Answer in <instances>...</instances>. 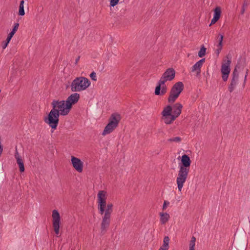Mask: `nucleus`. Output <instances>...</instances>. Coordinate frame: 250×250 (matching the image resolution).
<instances>
[{
    "instance_id": "obj_38",
    "label": "nucleus",
    "mask_w": 250,
    "mask_h": 250,
    "mask_svg": "<svg viewBox=\"0 0 250 250\" xmlns=\"http://www.w3.org/2000/svg\"><path fill=\"white\" fill-rule=\"evenodd\" d=\"M169 247H167L165 245H162L160 248H162L163 250H167L169 249Z\"/></svg>"
},
{
    "instance_id": "obj_7",
    "label": "nucleus",
    "mask_w": 250,
    "mask_h": 250,
    "mask_svg": "<svg viewBox=\"0 0 250 250\" xmlns=\"http://www.w3.org/2000/svg\"><path fill=\"white\" fill-rule=\"evenodd\" d=\"M107 194L104 190H100L97 194L98 209L99 213L103 215L106 206Z\"/></svg>"
},
{
    "instance_id": "obj_1",
    "label": "nucleus",
    "mask_w": 250,
    "mask_h": 250,
    "mask_svg": "<svg viewBox=\"0 0 250 250\" xmlns=\"http://www.w3.org/2000/svg\"><path fill=\"white\" fill-rule=\"evenodd\" d=\"M53 108L51 110L47 116L44 118V121L53 129H56L59 121L60 115L65 116L67 115L70 109L66 110L67 103L65 101L53 100L51 103Z\"/></svg>"
},
{
    "instance_id": "obj_11",
    "label": "nucleus",
    "mask_w": 250,
    "mask_h": 250,
    "mask_svg": "<svg viewBox=\"0 0 250 250\" xmlns=\"http://www.w3.org/2000/svg\"><path fill=\"white\" fill-rule=\"evenodd\" d=\"M175 72L173 68H169L163 73L159 81L162 83H165L167 81L172 80L175 77Z\"/></svg>"
},
{
    "instance_id": "obj_19",
    "label": "nucleus",
    "mask_w": 250,
    "mask_h": 250,
    "mask_svg": "<svg viewBox=\"0 0 250 250\" xmlns=\"http://www.w3.org/2000/svg\"><path fill=\"white\" fill-rule=\"evenodd\" d=\"M160 215V222L162 224H165L169 220L170 218L169 215L167 212H161Z\"/></svg>"
},
{
    "instance_id": "obj_6",
    "label": "nucleus",
    "mask_w": 250,
    "mask_h": 250,
    "mask_svg": "<svg viewBox=\"0 0 250 250\" xmlns=\"http://www.w3.org/2000/svg\"><path fill=\"white\" fill-rule=\"evenodd\" d=\"M184 88V84L181 82L176 83L171 87L167 101L173 104L178 98Z\"/></svg>"
},
{
    "instance_id": "obj_9",
    "label": "nucleus",
    "mask_w": 250,
    "mask_h": 250,
    "mask_svg": "<svg viewBox=\"0 0 250 250\" xmlns=\"http://www.w3.org/2000/svg\"><path fill=\"white\" fill-rule=\"evenodd\" d=\"M172 107L170 105H167L164 107L162 112V119L164 123L167 125L171 124L172 121H171V116H172Z\"/></svg>"
},
{
    "instance_id": "obj_5",
    "label": "nucleus",
    "mask_w": 250,
    "mask_h": 250,
    "mask_svg": "<svg viewBox=\"0 0 250 250\" xmlns=\"http://www.w3.org/2000/svg\"><path fill=\"white\" fill-rule=\"evenodd\" d=\"M121 120V117L119 114H112L108 119V123L103 131L102 135L105 136L112 132L118 126Z\"/></svg>"
},
{
    "instance_id": "obj_36",
    "label": "nucleus",
    "mask_w": 250,
    "mask_h": 250,
    "mask_svg": "<svg viewBox=\"0 0 250 250\" xmlns=\"http://www.w3.org/2000/svg\"><path fill=\"white\" fill-rule=\"evenodd\" d=\"M218 20V19L213 17V19L211 20V23H210L209 26H210L212 24H214Z\"/></svg>"
},
{
    "instance_id": "obj_25",
    "label": "nucleus",
    "mask_w": 250,
    "mask_h": 250,
    "mask_svg": "<svg viewBox=\"0 0 250 250\" xmlns=\"http://www.w3.org/2000/svg\"><path fill=\"white\" fill-rule=\"evenodd\" d=\"M19 26V23H15L14 24V27L12 29V30L10 33V34L12 35L13 36L15 34L16 31H17L18 28Z\"/></svg>"
},
{
    "instance_id": "obj_14",
    "label": "nucleus",
    "mask_w": 250,
    "mask_h": 250,
    "mask_svg": "<svg viewBox=\"0 0 250 250\" xmlns=\"http://www.w3.org/2000/svg\"><path fill=\"white\" fill-rule=\"evenodd\" d=\"M182 107L183 105L179 103H176L173 105L172 116H171V121H172V122L180 115Z\"/></svg>"
},
{
    "instance_id": "obj_37",
    "label": "nucleus",
    "mask_w": 250,
    "mask_h": 250,
    "mask_svg": "<svg viewBox=\"0 0 250 250\" xmlns=\"http://www.w3.org/2000/svg\"><path fill=\"white\" fill-rule=\"evenodd\" d=\"M248 72H249V70L248 69H247L246 72L245 76V78H244V85H245V84L246 81L247 80V77L248 75Z\"/></svg>"
},
{
    "instance_id": "obj_39",
    "label": "nucleus",
    "mask_w": 250,
    "mask_h": 250,
    "mask_svg": "<svg viewBox=\"0 0 250 250\" xmlns=\"http://www.w3.org/2000/svg\"><path fill=\"white\" fill-rule=\"evenodd\" d=\"M80 56H78L77 57V58L76 59V61H75V64H77V63L78 62L79 60H80Z\"/></svg>"
},
{
    "instance_id": "obj_23",
    "label": "nucleus",
    "mask_w": 250,
    "mask_h": 250,
    "mask_svg": "<svg viewBox=\"0 0 250 250\" xmlns=\"http://www.w3.org/2000/svg\"><path fill=\"white\" fill-rule=\"evenodd\" d=\"M195 242L196 238L192 236L189 243V250H195Z\"/></svg>"
},
{
    "instance_id": "obj_17",
    "label": "nucleus",
    "mask_w": 250,
    "mask_h": 250,
    "mask_svg": "<svg viewBox=\"0 0 250 250\" xmlns=\"http://www.w3.org/2000/svg\"><path fill=\"white\" fill-rule=\"evenodd\" d=\"M205 62V59L203 58L197 62L192 67L191 69L192 72L196 71V76H198L201 73V68Z\"/></svg>"
},
{
    "instance_id": "obj_31",
    "label": "nucleus",
    "mask_w": 250,
    "mask_h": 250,
    "mask_svg": "<svg viewBox=\"0 0 250 250\" xmlns=\"http://www.w3.org/2000/svg\"><path fill=\"white\" fill-rule=\"evenodd\" d=\"M222 46L223 45H220V46H219L218 44L217 45V49L215 51V53L217 55V56H218L219 54H220V53L222 49Z\"/></svg>"
},
{
    "instance_id": "obj_15",
    "label": "nucleus",
    "mask_w": 250,
    "mask_h": 250,
    "mask_svg": "<svg viewBox=\"0 0 250 250\" xmlns=\"http://www.w3.org/2000/svg\"><path fill=\"white\" fill-rule=\"evenodd\" d=\"M71 162L74 168L79 172H82L83 170V163L79 158L71 156Z\"/></svg>"
},
{
    "instance_id": "obj_42",
    "label": "nucleus",
    "mask_w": 250,
    "mask_h": 250,
    "mask_svg": "<svg viewBox=\"0 0 250 250\" xmlns=\"http://www.w3.org/2000/svg\"><path fill=\"white\" fill-rule=\"evenodd\" d=\"M244 1H247V0H245Z\"/></svg>"
},
{
    "instance_id": "obj_16",
    "label": "nucleus",
    "mask_w": 250,
    "mask_h": 250,
    "mask_svg": "<svg viewBox=\"0 0 250 250\" xmlns=\"http://www.w3.org/2000/svg\"><path fill=\"white\" fill-rule=\"evenodd\" d=\"M167 91V88L165 83H162L159 81L155 88V94L156 95H164Z\"/></svg>"
},
{
    "instance_id": "obj_13",
    "label": "nucleus",
    "mask_w": 250,
    "mask_h": 250,
    "mask_svg": "<svg viewBox=\"0 0 250 250\" xmlns=\"http://www.w3.org/2000/svg\"><path fill=\"white\" fill-rule=\"evenodd\" d=\"M232 78L230 83L229 85L228 89L230 92H232L235 89L238 81L239 72L236 70H233L232 73Z\"/></svg>"
},
{
    "instance_id": "obj_12",
    "label": "nucleus",
    "mask_w": 250,
    "mask_h": 250,
    "mask_svg": "<svg viewBox=\"0 0 250 250\" xmlns=\"http://www.w3.org/2000/svg\"><path fill=\"white\" fill-rule=\"evenodd\" d=\"M80 99V94L77 93H73L69 96L65 101L67 103L66 110L71 109L73 104L77 103Z\"/></svg>"
},
{
    "instance_id": "obj_41",
    "label": "nucleus",
    "mask_w": 250,
    "mask_h": 250,
    "mask_svg": "<svg viewBox=\"0 0 250 250\" xmlns=\"http://www.w3.org/2000/svg\"><path fill=\"white\" fill-rule=\"evenodd\" d=\"M159 250H163L162 248H160V249H159Z\"/></svg>"
},
{
    "instance_id": "obj_32",
    "label": "nucleus",
    "mask_w": 250,
    "mask_h": 250,
    "mask_svg": "<svg viewBox=\"0 0 250 250\" xmlns=\"http://www.w3.org/2000/svg\"><path fill=\"white\" fill-rule=\"evenodd\" d=\"M119 0H110V5L112 7H114L119 2Z\"/></svg>"
},
{
    "instance_id": "obj_20",
    "label": "nucleus",
    "mask_w": 250,
    "mask_h": 250,
    "mask_svg": "<svg viewBox=\"0 0 250 250\" xmlns=\"http://www.w3.org/2000/svg\"><path fill=\"white\" fill-rule=\"evenodd\" d=\"M13 36L10 33L8 35L6 40L2 43L1 45L3 49H5L7 47Z\"/></svg>"
},
{
    "instance_id": "obj_29",
    "label": "nucleus",
    "mask_w": 250,
    "mask_h": 250,
    "mask_svg": "<svg viewBox=\"0 0 250 250\" xmlns=\"http://www.w3.org/2000/svg\"><path fill=\"white\" fill-rule=\"evenodd\" d=\"M169 238L168 236H165L163 240V245H165L167 247L169 246Z\"/></svg>"
},
{
    "instance_id": "obj_30",
    "label": "nucleus",
    "mask_w": 250,
    "mask_h": 250,
    "mask_svg": "<svg viewBox=\"0 0 250 250\" xmlns=\"http://www.w3.org/2000/svg\"><path fill=\"white\" fill-rule=\"evenodd\" d=\"M223 38H224V37L222 34H219L218 35L217 38L218 39V44L219 45V46H220V45H223L222 42H223Z\"/></svg>"
},
{
    "instance_id": "obj_40",
    "label": "nucleus",
    "mask_w": 250,
    "mask_h": 250,
    "mask_svg": "<svg viewBox=\"0 0 250 250\" xmlns=\"http://www.w3.org/2000/svg\"><path fill=\"white\" fill-rule=\"evenodd\" d=\"M24 1L23 0H22L21 1L20 5L24 6Z\"/></svg>"
},
{
    "instance_id": "obj_22",
    "label": "nucleus",
    "mask_w": 250,
    "mask_h": 250,
    "mask_svg": "<svg viewBox=\"0 0 250 250\" xmlns=\"http://www.w3.org/2000/svg\"><path fill=\"white\" fill-rule=\"evenodd\" d=\"M221 8L220 7H216L214 10L213 17L219 19L221 15Z\"/></svg>"
},
{
    "instance_id": "obj_2",
    "label": "nucleus",
    "mask_w": 250,
    "mask_h": 250,
    "mask_svg": "<svg viewBox=\"0 0 250 250\" xmlns=\"http://www.w3.org/2000/svg\"><path fill=\"white\" fill-rule=\"evenodd\" d=\"M191 161L189 157L184 154L181 157V164L178 171V176L176 178V183L178 190L181 191L184 184L185 183L189 171Z\"/></svg>"
},
{
    "instance_id": "obj_24",
    "label": "nucleus",
    "mask_w": 250,
    "mask_h": 250,
    "mask_svg": "<svg viewBox=\"0 0 250 250\" xmlns=\"http://www.w3.org/2000/svg\"><path fill=\"white\" fill-rule=\"evenodd\" d=\"M206 48L202 45L198 52V56L200 58L204 57L206 55Z\"/></svg>"
},
{
    "instance_id": "obj_33",
    "label": "nucleus",
    "mask_w": 250,
    "mask_h": 250,
    "mask_svg": "<svg viewBox=\"0 0 250 250\" xmlns=\"http://www.w3.org/2000/svg\"><path fill=\"white\" fill-rule=\"evenodd\" d=\"M90 77L91 78V79L94 81H97V77H96V74L95 72H92L90 75Z\"/></svg>"
},
{
    "instance_id": "obj_28",
    "label": "nucleus",
    "mask_w": 250,
    "mask_h": 250,
    "mask_svg": "<svg viewBox=\"0 0 250 250\" xmlns=\"http://www.w3.org/2000/svg\"><path fill=\"white\" fill-rule=\"evenodd\" d=\"M18 14L20 16H23L25 14L24 10V6L20 5L19 6V10L18 12Z\"/></svg>"
},
{
    "instance_id": "obj_4",
    "label": "nucleus",
    "mask_w": 250,
    "mask_h": 250,
    "mask_svg": "<svg viewBox=\"0 0 250 250\" xmlns=\"http://www.w3.org/2000/svg\"><path fill=\"white\" fill-rule=\"evenodd\" d=\"M90 84L89 80L84 77L76 78L72 81L70 87L73 92H80L85 90Z\"/></svg>"
},
{
    "instance_id": "obj_3",
    "label": "nucleus",
    "mask_w": 250,
    "mask_h": 250,
    "mask_svg": "<svg viewBox=\"0 0 250 250\" xmlns=\"http://www.w3.org/2000/svg\"><path fill=\"white\" fill-rule=\"evenodd\" d=\"M113 204L108 203L105 208L104 216L101 224V234H104L107 231L111 222V216L113 212Z\"/></svg>"
},
{
    "instance_id": "obj_18",
    "label": "nucleus",
    "mask_w": 250,
    "mask_h": 250,
    "mask_svg": "<svg viewBox=\"0 0 250 250\" xmlns=\"http://www.w3.org/2000/svg\"><path fill=\"white\" fill-rule=\"evenodd\" d=\"M245 65V60L243 58H240L238 61L237 64L236 65L234 70H236V71H238V69H243Z\"/></svg>"
},
{
    "instance_id": "obj_21",
    "label": "nucleus",
    "mask_w": 250,
    "mask_h": 250,
    "mask_svg": "<svg viewBox=\"0 0 250 250\" xmlns=\"http://www.w3.org/2000/svg\"><path fill=\"white\" fill-rule=\"evenodd\" d=\"M17 163L18 164L20 168V171L22 172L24 171L25 168L24 167L23 161L22 159H18L16 160Z\"/></svg>"
},
{
    "instance_id": "obj_8",
    "label": "nucleus",
    "mask_w": 250,
    "mask_h": 250,
    "mask_svg": "<svg viewBox=\"0 0 250 250\" xmlns=\"http://www.w3.org/2000/svg\"><path fill=\"white\" fill-rule=\"evenodd\" d=\"M226 57L228 60L227 62L222 64L221 68L222 79L224 82L227 81L230 71L229 66L231 63V57H229V55H228Z\"/></svg>"
},
{
    "instance_id": "obj_26",
    "label": "nucleus",
    "mask_w": 250,
    "mask_h": 250,
    "mask_svg": "<svg viewBox=\"0 0 250 250\" xmlns=\"http://www.w3.org/2000/svg\"><path fill=\"white\" fill-rule=\"evenodd\" d=\"M181 140L182 139L180 137H175L168 139L167 140V141L169 142H175L179 143V142H181Z\"/></svg>"
},
{
    "instance_id": "obj_27",
    "label": "nucleus",
    "mask_w": 250,
    "mask_h": 250,
    "mask_svg": "<svg viewBox=\"0 0 250 250\" xmlns=\"http://www.w3.org/2000/svg\"><path fill=\"white\" fill-rule=\"evenodd\" d=\"M248 2L247 1H244L243 6H242V7L241 11V14L243 15L244 14L245 10L248 7Z\"/></svg>"
},
{
    "instance_id": "obj_35",
    "label": "nucleus",
    "mask_w": 250,
    "mask_h": 250,
    "mask_svg": "<svg viewBox=\"0 0 250 250\" xmlns=\"http://www.w3.org/2000/svg\"><path fill=\"white\" fill-rule=\"evenodd\" d=\"M169 204V202L167 201H165L163 206V209L165 210L167 207V206Z\"/></svg>"
},
{
    "instance_id": "obj_34",
    "label": "nucleus",
    "mask_w": 250,
    "mask_h": 250,
    "mask_svg": "<svg viewBox=\"0 0 250 250\" xmlns=\"http://www.w3.org/2000/svg\"><path fill=\"white\" fill-rule=\"evenodd\" d=\"M15 158L16 159V160H18V159H21V157L20 156L19 153L18 152L17 147H16Z\"/></svg>"
},
{
    "instance_id": "obj_10",
    "label": "nucleus",
    "mask_w": 250,
    "mask_h": 250,
    "mask_svg": "<svg viewBox=\"0 0 250 250\" xmlns=\"http://www.w3.org/2000/svg\"><path fill=\"white\" fill-rule=\"evenodd\" d=\"M52 224L54 230L56 235L59 234L60 230V223L61 217L59 212L57 210L52 211Z\"/></svg>"
}]
</instances>
